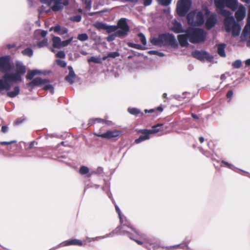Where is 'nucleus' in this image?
Wrapping results in <instances>:
<instances>
[{
	"mask_svg": "<svg viewBox=\"0 0 250 250\" xmlns=\"http://www.w3.org/2000/svg\"><path fill=\"white\" fill-rule=\"evenodd\" d=\"M0 71L1 73L8 74L13 78L15 76H19L18 80L12 81L15 83H19L23 81L22 76L26 73V69L21 61H16L15 65L11 56L6 55L0 57Z\"/></svg>",
	"mask_w": 250,
	"mask_h": 250,
	"instance_id": "obj_1",
	"label": "nucleus"
},
{
	"mask_svg": "<svg viewBox=\"0 0 250 250\" xmlns=\"http://www.w3.org/2000/svg\"><path fill=\"white\" fill-rule=\"evenodd\" d=\"M207 36V33L203 29L189 27L183 34L178 35L177 39L180 45L186 47L188 45V41L192 43L203 42Z\"/></svg>",
	"mask_w": 250,
	"mask_h": 250,
	"instance_id": "obj_2",
	"label": "nucleus"
},
{
	"mask_svg": "<svg viewBox=\"0 0 250 250\" xmlns=\"http://www.w3.org/2000/svg\"><path fill=\"white\" fill-rule=\"evenodd\" d=\"M43 4L39 7V14L48 13L52 10L54 12L62 11L64 6L69 4V0H40Z\"/></svg>",
	"mask_w": 250,
	"mask_h": 250,
	"instance_id": "obj_3",
	"label": "nucleus"
},
{
	"mask_svg": "<svg viewBox=\"0 0 250 250\" xmlns=\"http://www.w3.org/2000/svg\"><path fill=\"white\" fill-rule=\"evenodd\" d=\"M220 10L221 14L226 17L224 21L226 31L227 32H231L233 37L238 36L241 30L239 24L236 22L233 17L230 16L231 13L229 11L224 8Z\"/></svg>",
	"mask_w": 250,
	"mask_h": 250,
	"instance_id": "obj_4",
	"label": "nucleus"
},
{
	"mask_svg": "<svg viewBox=\"0 0 250 250\" xmlns=\"http://www.w3.org/2000/svg\"><path fill=\"white\" fill-rule=\"evenodd\" d=\"M151 43L155 45L162 46L163 45H174L176 40L174 36L171 34H162L158 37L153 38L150 40Z\"/></svg>",
	"mask_w": 250,
	"mask_h": 250,
	"instance_id": "obj_5",
	"label": "nucleus"
},
{
	"mask_svg": "<svg viewBox=\"0 0 250 250\" xmlns=\"http://www.w3.org/2000/svg\"><path fill=\"white\" fill-rule=\"evenodd\" d=\"M118 25L120 29L116 31L112 34L109 35L106 38L107 42H110L114 41L116 37L123 38L126 37L129 31V27L126 22L125 18H121L118 21Z\"/></svg>",
	"mask_w": 250,
	"mask_h": 250,
	"instance_id": "obj_6",
	"label": "nucleus"
},
{
	"mask_svg": "<svg viewBox=\"0 0 250 250\" xmlns=\"http://www.w3.org/2000/svg\"><path fill=\"white\" fill-rule=\"evenodd\" d=\"M115 208L116 211L119 215L120 225L114 231H113V233H115L116 234L118 233L119 232L122 230L124 232H130L129 230L125 229V228H127L130 230H134L130 223L128 221L126 217L122 214L121 211L117 205L115 206Z\"/></svg>",
	"mask_w": 250,
	"mask_h": 250,
	"instance_id": "obj_7",
	"label": "nucleus"
},
{
	"mask_svg": "<svg viewBox=\"0 0 250 250\" xmlns=\"http://www.w3.org/2000/svg\"><path fill=\"white\" fill-rule=\"evenodd\" d=\"M188 23L193 26H200L204 22V16L201 11H191L187 16Z\"/></svg>",
	"mask_w": 250,
	"mask_h": 250,
	"instance_id": "obj_8",
	"label": "nucleus"
},
{
	"mask_svg": "<svg viewBox=\"0 0 250 250\" xmlns=\"http://www.w3.org/2000/svg\"><path fill=\"white\" fill-rule=\"evenodd\" d=\"M43 86L44 90H49L51 94L54 93V88L53 85L50 83V81L48 79L36 77L32 79V86Z\"/></svg>",
	"mask_w": 250,
	"mask_h": 250,
	"instance_id": "obj_9",
	"label": "nucleus"
},
{
	"mask_svg": "<svg viewBox=\"0 0 250 250\" xmlns=\"http://www.w3.org/2000/svg\"><path fill=\"white\" fill-rule=\"evenodd\" d=\"M190 0H180L177 4V12L179 16H184L191 6Z\"/></svg>",
	"mask_w": 250,
	"mask_h": 250,
	"instance_id": "obj_10",
	"label": "nucleus"
},
{
	"mask_svg": "<svg viewBox=\"0 0 250 250\" xmlns=\"http://www.w3.org/2000/svg\"><path fill=\"white\" fill-rule=\"evenodd\" d=\"M47 34V31L38 29L34 32V38L38 40L37 46L39 48H42L48 44L47 39L44 38Z\"/></svg>",
	"mask_w": 250,
	"mask_h": 250,
	"instance_id": "obj_11",
	"label": "nucleus"
},
{
	"mask_svg": "<svg viewBox=\"0 0 250 250\" xmlns=\"http://www.w3.org/2000/svg\"><path fill=\"white\" fill-rule=\"evenodd\" d=\"M134 230H130L127 228H125V229L129 230L130 232H124V231L121 230L118 232V234L121 235H127L130 239L134 240L137 242V243L139 245H142L143 243L139 240H137L136 238H137L139 236H140V233L139 231L136 230L134 228H133Z\"/></svg>",
	"mask_w": 250,
	"mask_h": 250,
	"instance_id": "obj_12",
	"label": "nucleus"
},
{
	"mask_svg": "<svg viewBox=\"0 0 250 250\" xmlns=\"http://www.w3.org/2000/svg\"><path fill=\"white\" fill-rule=\"evenodd\" d=\"M121 133V131L117 130H108L104 133L96 134V135L107 139H112L118 137Z\"/></svg>",
	"mask_w": 250,
	"mask_h": 250,
	"instance_id": "obj_13",
	"label": "nucleus"
},
{
	"mask_svg": "<svg viewBox=\"0 0 250 250\" xmlns=\"http://www.w3.org/2000/svg\"><path fill=\"white\" fill-rule=\"evenodd\" d=\"M83 245V242L80 240L77 239H69L63 242L62 243L57 246L56 247L51 249L50 250H56L60 248L61 246H67L70 245H77L82 246Z\"/></svg>",
	"mask_w": 250,
	"mask_h": 250,
	"instance_id": "obj_14",
	"label": "nucleus"
},
{
	"mask_svg": "<svg viewBox=\"0 0 250 250\" xmlns=\"http://www.w3.org/2000/svg\"><path fill=\"white\" fill-rule=\"evenodd\" d=\"M217 21V16L214 13L209 14L207 18L206 27L208 30H210L215 26Z\"/></svg>",
	"mask_w": 250,
	"mask_h": 250,
	"instance_id": "obj_15",
	"label": "nucleus"
},
{
	"mask_svg": "<svg viewBox=\"0 0 250 250\" xmlns=\"http://www.w3.org/2000/svg\"><path fill=\"white\" fill-rule=\"evenodd\" d=\"M243 40H250V18L248 17V21L241 35Z\"/></svg>",
	"mask_w": 250,
	"mask_h": 250,
	"instance_id": "obj_16",
	"label": "nucleus"
},
{
	"mask_svg": "<svg viewBox=\"0 0 250 250\" xmlns=\"http://www.w3.org/2000/svg\"><path fill=\"white\" fill-rule=\"evenodd\" d=\"M140 132L142 133V135L139 137V138L136 139L135 141V142L136 144L140 143L144 141L149 139L150 138V135L151 133L149 130H142Z\"/></svg>",
	"mask_w": 250,
	"mask_h": 250,
	"instance_id": "obj_17",
	"label": "nucleus"
},
{
	"mask_svg": "<svg viewBox=\"0 0 250 250\" xmlns=\"http://www.w3.org/2000/svg\"><path fill=\"white\" fill-rule=\"evenodd\" d=\"M246 10L244 6H240L235 12V17L238 21H241L245 17Z\"/></svg>",
	"mask_w": 250,
	"mask_h": 250,
	"instance_id": "obj_18",
	"label": "nucleus"
},
{
	"mask_svg": "<svg viewBox=\"0 0 250 250\" xmlns=\"http://www.w3.org/2000/svg\"><path fill=\"white\" fill-rule=\"evenodd\" d=\"M173 26L171 27V30L175 33H185L186 30L183 28L182 24L176 20L173 22Z\"/></svg>",
	"mask_w": 250,
	"mask_h": 250,
	"instance_id": "obj_19",
	"label": "nucleus"
},
{
	"mask_svg": "<svg viewBox=\"0 0 250 250\" xmlns=\"http://www.w3.org/2000/svg\"><path fill=\"white\" fill-rule=\"evenodd\" d=\"M6 95L8 97L10 98H15L20 93L21 91L20 87L19 85H16L14 87L13 89L12 90H6Z\"/></svg>",
	"mask_w": 250,
	"mask_h": 250,
	"instance_id": "obj_20",
	"label": "nucleus"
},
{
	"mask_svg": "<svg viewBox=\"0 0 250 250\" xmlns=\"http://www.w3.org/2000/svg\"><path fill=\"white\" fill-rule=\"evenodd\" d=\"M192 56L199 60L203 61L206 58L207 53L203 51L195 50L192 53Z\"/></svg>",
	"mask_w": 250,
	"mask_h": 250,
	"instance_id": "obj_21",
	"label": "nucleus"
},
{
	"mask_svg": "<svg viewBox=\"0 0 250 250\" xmlns=\"http://www.w3.org/2000/svg\"><path fill=\"white\" fill-rule=\"evenodd\" d=\"M190 241V239H188L186 238L183 243L178 244L174 245L170 247L169 250H174V249H187L188 250L189 248L188 247V244L189 243Z\"/></svg>",
	"mask_w": 250,
	"mask_h": 250,
	"instance_id": "obj_22",
	"label": "nucleus"
},
{
	"mask_svg": "<svg viewBox=\"0 0 250 250\" xmlns=\"http://www.w3.org/2000/svg\"><path fill=\"white\" fill-rule=\"evenodd\" d=\"M97 123L105 124L108 125H113L112 122L109 121L102 119L100 118L91 119L89 120L88 125H91L92 124Z\"/></svg>",
	"mask_w": 250,
	"mask_h": 250,
	"instance_id": "obj_23",
	"label": "nucleus"
},
{
	"mask_svg": "<svg viewBox=\"0 0 250 250\" xmlns=\"http://www.w3.org/2000/svg\"><path fill=\"white\" fill-rule=\"evenodd\" d=\"M226 6L234 11L238 8L237 0H225Z\"/></svg>",
	"mask_w": 250,
	"mask_h": 250,
	"instance_id": "obj_24",
	"label": "nucleus"
},
{
	"mask_svg": "<svg viewBox=\"0 0 250 250\" xmlns=\"http://www.w3.org/2000/svg\"><path fill=\"white\" fill-rule=\"evenodd\" d=\"M17 146L18 147H20L21 149L28 152L31 149V142L26 143L24 141H21Z\"/></svg>",
	"mask_w": 250,
	"mask_h": 250,
	"instance_id": "obj_25",
	"label": "nucleus"
},
{
	"mask_svg": "<svg viewBox=\"0 0 250 250\" xmlns=\"http://www.w3.org/2000/svg\"><path fill=\"white\" fill-rule=\"evenodd\" d=\"M114 234H116V233H113V231H112L111 233L107 234L104 236H97V237H93V238L87 237V240L88 242H91L92 241H98L100 239H104V238L110 237V236H113Z\"/></svg>",
	"mask_w": 250,
	"mask_h": 250,
	"instance_id": "obj_26",
	"label": "nucleus"
},
{
	"mask_svg": "<svg viewBox=\"0 0 250 250\" xmlns=\"http://www.w3.org/2000/svg\"><path fill=\"white\" fill-rule=\"evenodd\" d=\"M53 46L54 48H60L62 45V41L60 37L53 36L52 38Z\"/></svg>",
	"mask_w": 250,
	"mask_h": 250,
	"instance_id": "obj_27",
	"label": "nucleus"
},
{
	"mask_svg": "<svg viewBox=\"0 0 250 250\" xmlns=\"http://www.w3.org/2000/svg\"><path fill=\"white\" fill-rule=\"evenodd\" d=\"M226 46V45L224 43L217 45V53L221 57H225L226 56L225 51Z\"/></svg>",
	"mask_w": 250,
	"mask_h": 250,
	"instance_id": "obj_28",
	"label": "nucleus"
},
{
	"mask_svg": "<svg viewBox=\"0 0 250 250\" xmlns=\"http://www.w3.org/2000/svg\"><path fill=\"white\" fill-rule=\"evenodd\" d=\"M119 29H120V26L118 25V22H117V25H108L106 24L105 29L108 33H110L113 32L115 33Z\"/></svg>",
	"mask_w": 250,
	"mask_h": 250,
	"instance_id": "obj_29",
	"label": "nucleus"
},
{
	"mask_svg": "<svg viewBox=\"0 0 250 250\" xmlns=\"http://www.w3.org/2000/svg\"><path fill=\"white\" fill-rule=\"evenodd\" d=\"M221 163H222V164H224V165H225V166L226 167H228V168H230V169H232V170H233V171H235V172H238V171H237V170H240V171H241L243 172L244 173H245L248 174V173L247 172L245 171H244V170H241V169H238L237 168L235 167L233 165H232V164H229V163L228 162H226V161H224V160L222 161Z\"/></svg>",
	"mask_w": 250,
	"mask_h": 250,
	"instance_id": "obj_30",
	"label": "nucleus"
},
{
	"mask_svg": "<svg viewBox=\"0 0 250 250\" xmlns=\"http://www.w3.org/2000/svg\"><path fill=\"white\" fill-rule=\"evenodd\" d=\"M214 4L218 9H222L226 6L225 0H214Z\"/></svg>",
	"mask_w": 250,
	"mask_h": 250,
	"instance_id": "obj_31",
	"label": "nucleus"
},
{
	"mask_svg": "<svg viewBox=\"0 0 250 250\" xmlns=\"http://www.w3.org/2000/svg\"><path fill=\"white\" fill-rule=\"evenodd\" d=\"M23 28L24 30L26 32L27 34H30V32L31 30V23L29 20H25L23 24Z\"/></svg>",
	"mask_w": 250,
	"mask_h": 250,
	"instance_id": "obj_32",
	"label": "nucleus"
},
{
	"mask_svg": "<svg viewBox=\"0 0 250 250\" xmlns=\"http://www.w3.org/2000/svg\"><path fill=\"white\" fill-rule=\"evenodd\" d=\"M25 77L27 80H29L27 85L29 87V91L31 92V69H28Z\"/></svg>",
	"mask_w": 250,
	"mask_h": 250,
	"instance_id": "obj_33",
	"label": "nucleus"
},
{
	"mask_svg": "<svg viewBox=\"0 0 250 250\" xmlns=\"http://www.w3.org/2000/svg\"><path fill=\"white\" fill-rule=\"evenodd\" d=\"M163 125L161 124H158L152 126L151 129H149L150 133L151 134L157 133L161 130V127Z\"/></svg>",
	"mask_w": 250,
	"mask_h": 250,
	"instance_id": "obj_34",
	"label": "nucleus"
},
{
	"mask_svg": "<svg viewBox=\"0 0 250 250\" xmlns=\"http://www.w3.org/2000/svg\"><path fill=\"white\" fill-rule=\"evenodd\" d=\"M75 77L76 74L75 73H69L68 75L65 77V79L70 84H73L74 82Z\"/></svg>",
	"mask_w": 250,
	"mask_h": 250,
	"instance_id": "obj_35",
	"label": "nucleus"
},
{
	"mask_svg": "<svg viewBox=\"0 0 250 250\" xmlns=\"http://www.w3.org/2000/svg\"><path fill=\"white\" fill-rule=\"evenodd\" d=\"M50 73V71L44 70L41 71L37 69L32 70V78L36 75L38 74H43V75H47Z\"/></svg>",
	"mask_w": 250,
	"mask_h": 250,
	"instance_id": "obj_36",
	"label": "nucleus"
},
{
	"mask_svg": "<svg viewBox=\"0 0 250 250\" xmlns=\"http://www.w3.org/2000/svg\"><path fill=\"white\" fill-rule=\"evenodd\" d=\"M127 111L130 114L135 116L141 113V111L139 109L134 107H129Z\"/></svg>",
	"mask_w": 250,
	"mask_h": 250,
	"instance_id": "obj_37",
	"label": "nucleus"
},
{
	"mask_svg": "<svg viewBox=\"0 0 250 250\" xmlns=\"http://www.w3.org/2000/svg\"><path fill=\"white\" fill-rule=\"evenodd\" d=\"M21 53L23 55L31 57V44H30L27 47L21 51Z\"/></svg>",
	"mask_w": 250,
	"mask_h": 250,
	"instance_id": "obj_38",
	"label": "nucleus"
},
{
	"mask_svg": "<svg viewBox=\"0 0 250 250\" xmlns=\"http://www.w3.org/2000/svg\"><path fill=\"white\" fill-rule=\"evenodd\" d=\"M89 172V168L85 166H82L79 169V172L82 175L88 174Z\"/></svg>",
	"mask_w": 250,
	"mask_h": 250,
	"instance_id": "obj_39",
	"label": "nucleus"
},
{
	"mask_svg": "<svg viewBox=\"0 0 250 250\" xmlns=\"http://www.w3.org/2000/svg\"><path fill=\"white\" fill-rule=\"evenodd\" d=\"M88 62H94L95 63H102L101 60L99 57H91L88 60Z\"/></svg>",
	"mask_w": 250,
	"mask_h": 250,
	"instance_id": "obj_40",
	"label": "nucleus"
},
{
	"mask_svg": "<svg viewBox=\"0 0 250 250\" xmlns=\"http://www.w3.org/2000/svg\"><path fill=\"white\" fill-rule=\"evenodd\" d=\"M88 39V36L86 33L80 34L78 35L77 39L80 41H85Z\"/></svg>",
	"mask_w": 250,
	"mask_h": 250,
	"instance_id": "obj_41",
	"label": "nucleus"
},
{
	"mask_svg": "<svg viewBox=\"0 0 250 250\" xmlns=\"http://www.w3.org/2000/svg\"><path fill=\"white\" fill-rule=\"evenodd\" d=\"M138 36L141 42H142V43L144 45H146V39L145 35L142 33H139L138 34Z\"/></svg>",
	"mask_w": 250,
	"mask_h": 250,
	"instance_id": "obj_42",
	"label": "nucleus"
},
{
	"mask_svg": "<svg viewBox=\"0 0 250 250\" xmlns=\"http://www.w3.org/2000/svg\"><path fill=\"white\" fill-rule=\"evenodd\" d=\"M82 17L80 15H77L70 18V20L73 22H79L81 21Z\"/></svg>",
	"mask_w": 250,
	"mask_h": 250,
	"instance_id": "obj_43",
	"label": "nucleus"
},
{
	"mask_svg": "<svg viewBox=\"0 0 250 250\" xmlns=\"http://www.w3.org/2000/svg\"><path fill=\"white\" fill-rule=\"evenodd\" d=\"M103 171V169L102 167H99L97 171H91L90 172H89L88 174L86 175V176L87 177H90L92 175L94 174H97L98 173H100L102 172Z\"/></svg>",
	"mask_w": 250,
	"mask_h": 250,
	"instance_id": "obj_44",
	"label": "nucleus"
},
{
	"mask_svg": "<svg viewBox=\"0 0 250 250\" xmlns=\"http://www.w3.org/2000/svg\"><path fill=\"white\" fill-rule=\"evenodd\" d=\"M85 4V8L87 10H90L91 8V0H82Z\"/></svg>",
	"mask_w": 250,
	"mask_h": 250,
	"instance_id": "obj_45",
	"label": "nucleus"
},
{
	"mask_svg": "<svg viewBox=\"0 0 250 250\" xmlns=\"http://www.w3.org/2000/svg\"><path fill=\"white\" fill-rule=\"evenodd\" d=\"M232 65L235 68H239L242 66V62L240 60H237L232 63Z\"/></svg>",
	"mask_w": 250,
	"mask_h": 250,
	"instance_id": "obj_46",
	"label": "nucleus"
},
{
	"mask_svg": "<svg viewBox=\"0 0 250 250\" xmlns=\"http://www.w3.org/2000/svg\"><path fill=\"white\" fill-rule=\"evenodd\" d=\"M94 26L96 28L99 29H105L106 24L102 22H96L95 23Z\"/></svg>",
	"mask_w": 250,
	"mask_h": 250,
	"instance_id": "obj_47",
	"label": "nucleus"
},
{
	"mask_svg": "<svg viewBox=\"0 0 250 250\" xmlns=\"http://www.w3.org/2000/svg\"><path fill=\"white\" fill-rule=\"evenodd\" d=\"M17 142L16 140H12L10 141H0V145L2 146H9L13 144H15Z\"/></svg>",
	"mask_w": 250,
	"mask_h": 250,
	"instance_id": "obj_48",
	"label": "nucleus"
},
{
	"mask_svg": "<svg viewBox=\"0 0 250 250\" xmlns=\"http://www.w3.org/2000/svg\"><path fill=\"white\" fill-rule=\"evenodd\" d=\"M172 0H158L160 4L163 6H167L170 4Z\"/></svg>",
	"mask_w": 250,
	"mask_h": 250,
	"instance_id": "obj_49",
	"label": "nucleus"
},
{
	"mask_svg": "<svg viewBox=\"0 0 250 250\" xmlns=\"http://www.w3.org/2000/svg\"><path fill=\"white\" fill-rule=\"evenodd\" d=\"M73 39V37H71L70 38H69L68 40H66L64 41H62L61 47H65V46H67L72 41Z\"/></svg>",
	"mask_w": 250,
	"mask_h": 250,
	"instance_id": "obj_50",
	"label": "nucleus"
},
{
	"mask_svg": "<svg viewBox=\"0 0 250 250\" xmlns=\"http://www.w3.org/2000/svg\"><path fill=\"white\" fill-rule=\"evenodd\" d=\"M56 62L57 64L61 67L64 68L66 66V62L63 60H57Z\"/></svg>",
	"mask_w": 250,
	"mask_h": 250,
	"instance_id": "obj_51",
	"label": "nucleus"
},
{
	"mask_svg": "<svg viewBox=\"0 0 250 250\" xmlns=\"http://www.w3.org/2000/svg\"><path fill=\"white\" fill-rule=\"evenodd\" d=\"M108 58H116L120 56V53L118 52H110L108 53Z\"/></svg>",
	"mask_w": 250,
	"mask_h": 250,
	"instance_id": "obj_52",
	"label": "nucleus"
},
{
	"mask_svg": "<svg viewBox=\"0 0 250 250\" xmlns=\"http://www.w3.org/2000/svg\"><path fill=\"white\" fill-rule=\"evenodd\" d=\"M128 45H129V46L134 48H135V49H143V47L142 46V45L140 44H139L129 43L128 44Z\"/></svg>",
	"mask_w": 250,
	"mask_h": 250,
	"instance_id": "obj_53",
	"label": "nucleus"
},
{
	"mask_svg": "<svg viewBox=\"0 0 250 250\" xmlns=\"http://www.w3.org/2000/svg\"><path fill=\"white\" fill-rule=\"evenodd\" d=\"M24 118H22L21 117L18 118L15 121H14V125H19L22 123L24 121Z\"/></svg>",
	"mask_w": 250,
	"mask_h": 250,
	"instance_id": "obj_54",
	"label": "nucleus"
},
{
	"mask_svg": "<svg viewBox=\"0 0 250 250\" xmlns=\"http://www.w3.org/2000/svg\"><path fill=\"white\" fill-rule=\"evenodd\" d=\"M56 57L60 58H64L65 57V54L63 51H59L56 54Z\"/></svg>",
	"mask_w": 250,
	"mask_h": 250,
	"instance_id": "obj_55",
	"label": "nucleus"
},
{
	"mask_svg": "<svg viewBox=\"0 0 250 250\" xmlns=\"http://www.w3.org/2000/svg\"><path fill=\"white\" fill-rule=\"evenodd\" d=\"M62 27L59 25H57L54 27H52L50 28V30H54L55 32L59 33L61 31Z\"/></svg>",
	"mask_w": 250,
	"mask_h": 250,
	"instance_id": "obj_56",
	"label": "nucleus"
},
{
	"mask_svg": "<svg viewBox=\"0 0 250 250\" xmlns=\"http://www.w3.org/2000/svg\"><path fill=\"white\" fill-rule=\"evenodd\" d=\"M1 131L3 133H6L8 131V126L7 125H3L1 128Z\"/></svg>",
	"mask_w": 250,
	"mask_h": 250,
	"instance_id": "obj_57",
	"label": "nucleus"
},
{
	"mask_svg": "<svg viewBox=\"0 0 250 250\" xmlns=\"http://www.w3.org/2000/svg\"><path fill=\"white\" fill-rule=\"evenodd\" d=\"M68 32V29L65 27H62L61 29L60 32H59V34L61 35H64L65 34H66Z\"/></svg>",
	"mask_w": 250,
	"mask_h": 250,
	"instance_id": "obj_58",
	"label": "nucleus"
},
{
	"mask_svg": "<svg viewBox=\"0 0 250 250\" xmlns=\"http://www.w3.org/2000/svg\"><path fill=\"white\" fill-rule=\"evenodd\" d=\"M144 1V5L145 6H147L150 5L152 3V0H143Z\"/></svg>",
	"mask_w": 250,
	"mask_h": 250,
	"instance_id": "obj_59",
	"label": "nucleus"
},
{
	"mask_svg": "<svg viewBox=\"0 0 250 250\" xmlns=\"http://www.w3.org/2000/svg\"><path fill=\"white\" fill-rule=\"evenodd\" d=\"M16 47V44L15 43H9L6 45V47L8 49H10L12 48H15Z\"/></svg>",
	"mask_w": 250,
	"mask_h": 250,
	"instance_id": "obj_60",
	"label": "nucleus"
},
{
	"mask_svg": "<svg viewBox=\"0 0 250 250\" xmlns=\"http://www.w3.org/2000/svg\"><path fill=\"white\" fill-rule=\"evenodd\" d=\"M233 95V92L232 90H229L227 93V97L228 98L231 99Z\"/></svg>",
	"mask_w": 250,
	"mask_h": 250,
	"instance_id": "obj_61",
	"label": "nucleus"
},
{
	"mask_svg": "<svg viewBox=\"0 0 250 250\" xmlns=\"http://www.w3.org/2000/svg\"><path fill=\"white\" fill-rule=\"evenodd\" d=\"M152 52H153L154 54L157 55L160 57H163L164 56V53L162 52H160L157 51H152Z\"/></svg>",
	"mask_w": 250,
	"mask_h": 250,
	"instance_id": "obj_62",
	"label": "nucleus"
},
{
	"mask_svg": "<svg viewBox=\"0 0 250 250\" xmlns=\"http://www.w3.org/2000/svg\"><path fill=\"white\" fill-rule=\"evenodd\" d=\"M154 109H150L149 110H148V109H145L144 110V112L146 113H152L153 112H154Z\"/></svg>",
	"mask_w": 250,
	"mask_h": 250,
	"instance_id": "obj_63",
	"label": "nucleus"
},
{
	"mask_svg": "<svg viewBox=\"0 0 250 250\" xmlns=\"http://www.w3.org/2000/svg\"><path fill=\"white\" fill-rule=\"evenodd\" d=\"M245 64L247 66H250V59H249L245 61Z\"/></svg>",
	"mask_w": 250,
	"mask_h": 250,
	"instance_id": "obj_64",
	"label": "nucleus"
}]
</instances>
